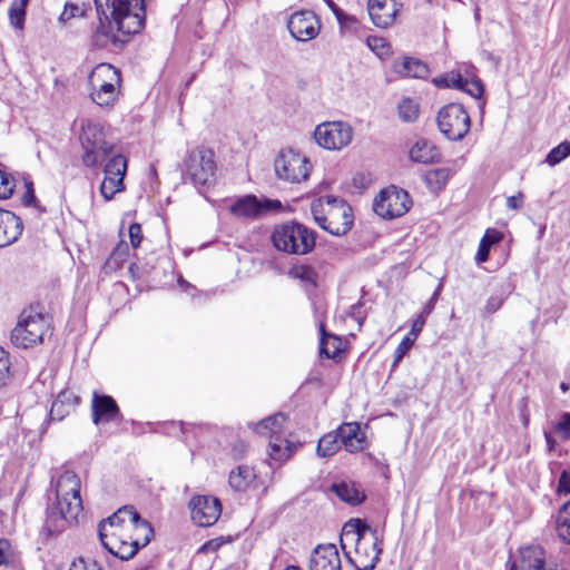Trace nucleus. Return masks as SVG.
<instances>
[{"mask_svg": "<svg viewBox=\"0 0 570 570\" xmlns=\"http://www.w3.org/2000/svg\"><path fill=\"white\" fill-rule=\"evenodd\" d=\"M186 426L187 424H185L184 422H176V421H170V422H165L161 424V429L164 431V433H166L167 435H170V436H179L180 434H184L186 432Z\"/></svg>", "mask_w": 570, "mask_h": 570, "instance_id": "obj_50", "label": "nucleus"}, {"mask_svg": "<svg viewBox=\"0 0 570 570\" xmlns=\"http://www.w3.org/2000/svg\"><path fill=\"white\" fill-rule=\"evenodd\" d=\"M283 205L277 199L246 195L237 198L229 207L230 213L236 217L256 219L268 214L277 213Z\"/></svg>", "mask_w": 570, "mask_h": 570, "instance_id": "obj_14", "label": "nucleus"}, {"mask_svg": "<svg viewBox=\"0 0 570 570\" xmlns=\"http://www.w3.org/2000/svg\"><path fill=\"white\" fill-rule=\"evenodd\" d=\"M69 570H102V567L92 559L79 558L71 562Z\"/></svg>", "mask_w": 570, "mask_h": 570, "instance_id": "obj_49", "label": "nucleus"}, {"mask_svg": "<svg viewBox=\"0 0 570 570\" xmlns=\"http://www.w3.org/2000/svg\"><path fill=\"white\" fill-rule=\"evenodd\" d=\"M14 179L3 170H0V198H9L14 190Z\"/></svg>", "mask_w": 570, "mask_h": 570, "instance_id": "obj_46", "label": "nucleus"}, {"mask_svg": "<svg viewBox=\"0 0 570 570\" xmlns=\"http://www.w3.org/2000/svg\"><path fill=\"white\" fill-rule=\"evenodd\" d=\"M99 539L106 550L121 560L131 559L141 547L148 544L142 543V534L140 532H135V534L128 537L125 535V532H112L108 533L107 537H99Z\"/></svg>", "mask_w": 570, "mask_h": 570, "instance_id": "obj_17", "label": "nucleus"}, {"mask_svg": "<svg viewBox=\"0 0 570 570\" xmlns=\"http://www.w3.org/2000/svg\"><path fill=\"white\" fill-rule=\"evenodd\" d=\"M553 433L562 441L570 440V413L564 412L557 422L552 423Z\"/></svg>", "mask_w": 570, "mask_h": 570, "instance_id": "obj_43", "label": "nucleus"}, {"mask_svg": "<svg viewBox=\"0 0 570 570\" xmlns=\"http://www.w3.org/2000/svg\"><path fill=\"white\" fill-rule=\"evenodd\" d=\"M49 332L50 323L47 316L32 308L23 309L11 331L10 341L17 347L28 348L42 343Z\"/></svg>", "mask_w": 570, "mask_h": 570, "instance_id": "obj_8", "label": "nucleus"}, {"mask_svg": "<svg viewBox=\"0 0 570 570\" xmlns=\"http://www.w3.org/2000/svg\"><path fill=\"white\" fill-rule=\"evenodd\" d=\"M11 546L8 540L0 539V566L7 564L11 559Z\"/></svg>", "mask_w": 570, "mask_h": 570, "instance_id": "obj_54", "label": "nucleus"}, {"mask_svg": "<svg viewBox=\"0 0 570 570\" xmlns=\"http://www.w3.org/2000/svg\"><path fill=\"white\" fill-rule=\"evenodd\" d=\"M311 212L315 223L334 236L345 235L353 225L352 207L344 199L334 196L314 200Z\"/></svg>", "mask_w": 570, "mask_h": 570, "instance_id": "obj_4", "label": "nucleus"}, {"mask_svg": "<svg viewBox=\"0 0 570 570\" xmlns=\"http://www.w3.org/2000/svg\"><path fill=\"white\" fill-rule=\"evenodd\" d=\"M320 333H321L320 354L322 356H325L326 358H335L337 356V353L340 352V350L335 344H333V348H328V340L336 342L337 338L331 334H327L323 322L320 323Z\"/></svg>", "mask_w": 570, "mask_h": 570, "instance_id": "obj_40", "label": "nucleus"}, {"mask_svg": "<svg viewBox=\"0 0 570 570\" xmlns=\"http://www.w3.org/2000/svg\"><path fill=\"white\" fill-rule=\"evenodd\" d=\"M276 176L292 184L307 179L311 171L309 160L293 149L282 150L274 161Z\"/></svg>", "mask_w": 570, "mask_h": 570, "instance_id": "obj_12", "label": "nucleus"}, {"mask_svg": "<svg viewBox=\"0 0 570 570\" xmlns=\"http://www.w3.org/2000/svg\"><path fill=\"white\" fill-rule=\"evenodd\" d=\"M120 81V71L112 65H97L88 77L91 100L100 107L112 105L118 96Z\"/></svg>", "mask_w": 570, "mask_h": 570, "instance_id": "obj_7", "label": "nucleus"}, {"mask_svg": "<svg viewBox=\"0 0 570 570\" xmlns=\"http://www.w3.org/2000/svg\"><path fill=\"white\" fill-rule=\"evenodd\" d=\"M81 482L69 470L63 471L55 483L56 500L48 505L43 530L50 534L62 532L68 524L76 521L82 511Z\"/></svg>", "mask_w": 570, "mask_h": 570, "instance_id": "obj_2", "label": "nucleus"}, {"mask_svg": "<svg viewBox=\"0 0 570 570\" xmlns=\"http://www.w3.org/2000/svg\"><path fill=\"white\" fill-rule=\"evenodd\" d=\"M560 570L559 566L547 558L546 550L538 544L528 546L520 550L519 566H512L510 570Z\"/></svg>", "mask_w": 570, "mask_h": 570, "instance_id": "obj_20", "label": "nucleus"}, {"mask_svg": "<svg viewBox=\"0 0 570 570\" xmlns=\"http://www.w3.org/2000/svg\"><path fill=\"white\" fill-rule=\"evenodd\" d=\"M128 254V246L125 243H120L112 250L110 256L108 257L106 265L109 267H118L121 263L126 261Z\"/></svg>", "mask_w": 570, "mask_h": 570, "instance_id": "obj_44", "label": "nucleus"}, {"mask_svg": "<svg viewBox=\"0 0 570 570\" xmlns=\"http://www.w3.org/2000/svg\"><path fill=\"white\" fill-rule=\"evenodd\" d=\"M256 479L253 468L248 465H239L229 473V485L236 491H245Z\"/></svg>", "mask_w": 570, "mask_h": 570, "instance_id": "obj_30", "label": "nucleus"}, {"mask_svg": "<svg viewBox=\"0 0 570 570\" xmlns=\"http://www.w3.org/2000/svg\"><path fill=\"white\" fill-rule=\"evenodd\" d=\"M309 570H341V558L334 544L317 546L309 558Z\"/></svg>", "mask_w": 570, "mask_h": 570, "instance_id": "obj_24", "label": "nucleus"}, {"mask_svg": "<svg viewBox=\"0 0 570 570\" xmlns=\"http://www.w3.org/2000/svg\"><path fill=\"white\" fill-rule=\"evenodd\" d=\"M328 8L332 10L334 16H336L342 9L333 1V0H325Z\"/></svg>", "mask_w": 570, "mask_h": 570, "instance_id": "obj_64", "label": "nucleus"}, {"mask_svg": "<svg viewBox=\"0 0 570 570\" xmlns=\"http://www.w3.org/2000/svg\"><path fill=\"white\" fill-rule=\"evenodd\" d=\"M26 188H27V190H26V194L23 195L22 200H23L24 205L29 206L36 202L32 183L31 181L26 183Z\"/></svg>", "mask_w": 570, "mask_h": 570, "instance_id": "obj_60", "label": "nucleus"}, {"mask_svg": "<svg viewBox=\"0 0 570 570\" xmlns=\"http://www.w3.org/2000/svg\"><path fill=\"white\" fill-rule=\"evenodd\" d=\"M394 71L402 77L425 78L429 75V67L419 59L404 58L394 62Z\"/></svg>", "mask_w": 570, "mask_h": 570, "instance_id": "obj_28", "label": "nucleus"}, {"mask_svg": "<svg viewBox=\"0 0 570 570\" xmlns=\"http://www.w3.org/2000/svg\"><path fill=\"white\" fill-rule=\"evenodd\" d=\"M342 446L337 431L330 432L318 441L316 452L318 456L327 458L334 455Z\"/></svg>", "mask_w": 570, "mask_h": 570, "instance_id": "obj_36", "label": "nucleus"}, {"mask_svg": "<svg viewBox=\"0 0 570 570\" xmlns=\"http://www.w3.org/2000/svg\"><path fill=\"white\" fill-rule=\"evenodd\" d=\"M425 321H426V316H423L421 314H419L417 317L413 321L411 331H410V335H413L414 340L419 336L422 328L424 327Z\"/></svg>", "mask_w": 570, "mask_h": 570, "instance_id": "obj_59", "label": "nucleus"}, {"mask_svg": "<svg viewBox=\"0 0 570 570\" xmlns=\"http://www.w3.org/2000/svg\"><path fill=\"white\" fill-rule=\"evenodd\" d=\"M185 174L196 187H209L216 180L214 153L205 147L190 150L185 160Z\"/></svg>", "mask_w": 570, "mask_h": 570, "instance_id": "obj_10", "label": "nucleus"}, {"mask_svg": "<svg viewBox=\"0 0 570 570\" xmlns=\"http://www.w3.org/2000/svg\"><path fill=\"white\" fill-rule=\"evenodd\" d=\"M316 142L328 150H340L347 146L353 138V128L344 121H327L314 130Z\"/></svg>", "mask_w": 570, "mask_h": 570, "instance_id": "obj_15", "label": "nucleus"}, {"mask_svg": "<svg viewBox=\"0 0 570 570\" xmlns=\"http://www.w3.org/2000/svg\"><path fill=\"white\" fill-rule=\"evenodd\" d=\"M402 4L396 0H368L367 11L372 22L379 28H387L395 22Z\"/></svg>", "mask_w": 570, "mask_h": 570, "instance_id": "obj_21", "label": "nucleus"}, {"mask_svg": "<svg viewBox=\"0 0 570 570\" xmlns=\"http://www.w3.org/2000/svg\"><path fill=\"white\" fill-rule=\"evenodd\" d=\"M332 491L344 502L355 505L363 501L364 494L354 483L341 482L332 485Z\"/></svg>", "mask_w": 570, "mask_h": 570, "instance_id": "obj_32", "label": "nucleus"}, {"mask_svg": "<svg viewBox=\"0 0 570 570\" xmlns=\"http://www.w3.org/2000/svg\"><path fill=\"white\" fill-rule=\"evenodd\" d=\"M553 434H554L553 430L552 431H544L543 432L544 440H546L547 448H548L549 452L554 451L556 446L558 444L557 440L553 438Z\"/></svg>", "mask_w": 570, "mask_h": 570, "instance_id": "obj_62", "label": "nucleus"}, {"mask_svg": "<svg viewBox=\"0 0 570 570\" xmlns=\"http://www.w3.org/2000/svg\"><path fill=\"white\" fill-rule=\"evenodd\" d=\"M274 247L289 255H306L316 244L313 229L297 222H288L276 226L272 233Z\"/></svg>", "mask_w": 570, "mask_h": 570, "instance_id": "obj_6", "label": "nucleus"}, {"mask_svg": "<svg viewBox=\"0 0 570 570\" xmlns=\"http://www.w3.org/2000/svg\"><path fill=\"white\" fill-rule=\"evenodd\" d=\"M80 402V396L73 391L69 389L60 391L51 404L48 421H62L76 411Z\"/></svg>", "mask_w": 570, "mask_h": 570, "instance_id": "obj_22", "label": "nucleus"}, {"mask_svg": "<svg viewBox=\"0 0 570 570\" xmlns=\"http://www.w3.org/2000/svg\"><path fill=\"white\" fill-rule=\"evenodd\" d=\"M568 156H570V141H562L549 151L546 161L550 166H556Z\"/></svg>", "mask_w": 570, "mask_h": 570, "instance_id": "obj_42", "label": "nucleus"}, {"mask_svg": "<svg viewBox=\"0 0 570 570\" xmlns=\"http://www.w3.org/2000/svg\"><path fill=\"white\" fill-rule=\"evenodd\" d=\"M335 17L341 26H346L355 22V19L345 13L343 10H341Z\"/></svg>", "mask_w": 570, "mask_h": 570, "instance_id": "obj_63", "label": "nucleus"}, {"mask_svg": "<svg viewBox=\"0 0 570 570\" xmlns=\"http://www.w3.org/2000/svg\"><path fill=\"white\" fill-rule=\"evenodd\" d=\"M436 147L424 139L417 140L410 149V158L420 164H430L439 159Z\"/></svg>", "mask_w": 570, "mask_h": 570, "instance_id": "obj_29", "label": "nucleus"}, {"mask_svg": "<svg viewBox=\"0 0 570 570\" xmlns=\"http://www.w3.org/2000/svg\"><path fill=\"white\" fill-rule=\"evenodd\" d=\"M337 433L342 446L350 452H361L367 446L365 432L362 431L360 423L347 422L337 428Z\"/></svg>", "mask_w": 570, "mask_h": 570, "instance_id": "obj_23", "label": "nucleus"}, {"mask_svg": "<svg viewBox=\"0 0 570 570\" xmlns=\"http://www.w3.org/2000/svg\"><path fill=\"white\" fill-rule=\"evenodd\" d=\"M129 238L131 246L134 248H138L140 246L142 234H141V227L139 224L134 223L129 226Z\"/></svg>", "mask_w": 570, "mask_h": 570, "instance_id": "obj_53", "label": "nucleus"}, {"mask_svg": "<svg viewBox=\"0 0 570 570\" xmlns=\"http://www.w3.org/2000/svg\"><path fill=\"white\" fill-rule=\"evenodd\" d=\"M414 344V338H410L409 336L404 337L397 347L394 351V361L392 366L395 367L401 362V360L405 356L409 350Z\"/></svg>", "mask_w": 570, "mask_h": 570, "instance_id": "obj_48", "label": "nucleus"}, {"mask_svg": "<svg viewBox=\"0 0 570 570\" xmlns=\"http://www.w3.org/2000/svg\"><path fill=\"white\" fill-rule=\"evenodd\" d=\"M121 518L128 527H134L135 532L142 534V543H149L154 530L149 522L142 520L139 513L132 508L125 505L116 511V519Z\"/></svg>", "mask_w": 570, "mask_h": 570, "instance_id": "obj_27", "label": "nucleus"}, {"mask_svg": "<svg viewBox=\"0 0 570 570\" xmlns=\"http://www.w3.org/2000/svg\"><path fill=\"white\" fill-rule=\"evenodd\" d=\"M79 140L81 163L88 168H98L119 154L115 144L106 138L105 129L99 122L83 121Z\"/></svg>", "mask_w": 570, "mask_h": 570, "instance_id": "obj_5", "label": "nucleus"}, {"mask_svg": "<svg viewBox=\"0 0 570 570\" xmlns=\"http://www.w3.org/2000/svg\"><path fill=\"white\" fill-rule=\"evenodd\" d=\"M9 368L10 363L8 353L2 347H0V385H3L9 377Z\"/></svg>", "mask_w": 570, "mask_h": 570, "instance_id": "obj_51", "label": "nucleus"}, {"mask_svg": "<svg viewBox=\"0 0 570 570\" xmlns=\"http://www.w3.org/2000/svg\"><path fill=\"white\" fill-rule=\"evenodd\" d=\"M341 547L356 570H373L382 552L375 530L360 519L351 520L343 527Z\"/></svg>", "mask_w": 570, "mask_h": 570, "instance_id": "obj_3", "label": "nucleus"}, {"mask_svg": "<svg viewBox=\"0 0 570 570\" xmlns=\"http://www.w3.org/2000/svg\"><path fill=\"white\" fill-rule=\"evenodd\" d=\"M193 521L199 527H210L222 513L220 501L212 495H195L189 502Z\"/></svg>", "mask_w": 570, "mask_h": 570, "instance_id": "obj_18", "label": "nucleus"}, {"mask_svg": "<svg viewBox=\"0 0 570 570\" xmlns=\"http://www.w3.org/2000/svg\"><path fill=\"white\" fill-rule=\"evenodd\" d=\"M219 547L220 542L218 540H209L199 548V552H215Z\"/></svg>", "mask_w": 570, "mask_h": 570, "instance_id": "obj_61", "label": "nucleus"}, {"mask_svg": "<svg viewBox=\"0 0 570 570\" xmlns=\"http://www.w3.org/2000/svg\"><path fill=\"white\" fill-rule=\"evenodd\" d=\"M111 7V21L100 26L92 36L95 46L105 48L117 41L126 42L128 38L141 31L145 26L144 0H107Z\"/></svg>", "mask_w": 570, "mask_h": 570, "instance_id": "obj_1", "label": "nucleus"}, {"mask_svg": "<svg viewBox=\"0 0 570 570\" xmlns=\"http://www.w3.org/2000/svg\"><path fill=\"white\" fill-rule=\"evenodd\" d=\"M558 492L570 494V471L564 470L558 483Z\"/></svg>", "mask_w": 570, "mask_h": 570, "instance_id": "obj_57", "label": "nucleus"}, {"mask_svg": "<svg viewBox=\"0 0 570 570\" xmlns=\"http://www.w3.org/2000/svg\"><path fill=\"white\" fill-rule=\"evenodd\" d=\"M524 195L522 191H519L517 195L509 196L507 198V207L509 209L518 210L523 206Z\"/></svg>", "mask_w": 570, "mask_h": 570, "instance_id": "obj_56", "label": "nucleus"}, {"mask_svg": "<svg viewBox=\"0 0 570 570\" xmlns=\"http://www.w3.org/2000/svg\"><path fill=\"white\" fill-rule=\"evenodd\" d=\"M420 112L419 104L412 98H403L397 105L399 117L404 122H413L417 119Z\"/></svg>", "mask_w": 570, "mask_h": 570, "instance_id": "obj_39", "label": "nucleus"}, {"mask_svg": "<svg viewBox=\"0 0 570 570\" xmlns=\"http://www.w3.org/2000/svg\"><path fill=\"white\" fill-rule=\"evenodd\" d=\"M367 46L372 51H374L379 57H383L389 53L390 47L385 39L381 37H370L367 39Z\"/></svg>", "mask_w": 570, "mask_h": 570, "instance_id": "obj_47", "label": "nucleus"}, {"mask_svg": "<svg viewBox=\"0 0 570 570\" xmlns=\"http://www.w3.org/2000/svg\"><path fill=\"white\" fill-rule=\"evenodd\" d=\"M82 13H83V11L81 10V8H79V7H78V6H76V4L69 3V4H66V6H65L63 11H62V12H61V14L59 16V21H60V22H67V21H69L71 18H75V17L81 16Z\"/></svg>", "mask_w": 570, "mask_h": 570, "instance_id": "obj_52", "label": "nucleus"}, {"mask_svg": "<svg viewBox=\"0 0 570 570\" xmlns=\"http://www.w3.org/2000/svg\"><path fill=\"white\" fill-rule=\"evenodd\" d=\"M411 200L407 191L391 186L381 190L374 198L373 210L380 217L392 219L403 216L410 208Z\"/></svg>", "mask_w": 570, "mask_h": 570, "instance_id": "obj_13", "label": "nucleus"}, {"mask_svg": "<svg viewBox=\"0 0 570 570\" xmlns=\"http://www.w3.org/2000/svg\"><path fill=\"white\" fill-rule=\"evenodd\" d=\"M473 98H480L483 95L484 88L479 79L468 80L462 79L461 89Z\"/></svg>", "mask_w": 570, "mask_h": 570, "instance_id": "obj_45", "label": "nucleus"}, {"mask_svg": "<svg viewBox=\"0 0 570 570\" xmlns=\"http://www.w3.org/2000/svg\"><path fill=\"white\" fill-rule=\"evenodd\" d=\"M502 237V233L497 229L489 228L485 230L475 255L476 264H482L488 261L491 246L500 243Z\"/></svg>", "mask_w": 570, "mask_h": 570, "instance_id": "obj_31", "label": "nucleus"}, {"mask_svg": "<svg viewBox=\"0 0 570 570\" xmlns=\"http://www.w3.org/2000/svg\"><path fill=\"white\" fill-rule=\"evenodd\" d=\"M92 422L98 425L114 421L119 414V407L116 401L109 395H100L97 392L92 394Z\"/></svg>", "mask_w": 570, "mask_h": 570, "instance_id": "obj_25", "label": "nucleus"}, {"mask_svg": "<svg viewBox=\"0 0 570 570\" xmlns=\"http://www.w3.org/2000/svg\"><path fill=\"white\" fill-rule=\"evenodd\" d=\"M436 121L440 131L453 141L463 139L471 126L469 114L459 104H449L441 108Z\"/></svg>", "mask_w": 570, "mask_h": 570, "instance_id": "obj_11", "label": "nucleus"}, {"mask_svg": "<svg viewBox=\"0 0 570 570\" xmlns=\"http://www.w3.org/2000/svg\"><path fill=\"white\" fill-rule=\"evenodd\" d=\"M287 28L297 41H309L320 33L321 22L313 11L301 10L289 17Z\"/></svg>", "mask_w": 570, "mask_h": 570, "instance_id": "obj_19", "label": "nucleus"}, {"mask_svg": "<svg viewBox=\"0 0 570 570\" xmlns=\"http://www.w3.org/2000/svg\"><path fill=\"white\" fill-rule=\"evenodd\" d=\"M29 0H13L10 4L8 16L11 27L22 30L26 21V8Z\"/></svg>", "mask_w": 570, "mask_h": 570, "instance_id": "obj_38", "label": "nucleus"}, {"mask_svg": "<svg viewBox=\"0 0 570 570\" xmlns=\"http://www.w3.org/2000/svg\"><path fill=\"white\" fill-rule=\"evenodd\" d=\"M134 530V527H128L121 518L116 519V512L109 518L102 520L98 527L99 537H107L108 533H120Z\"/></svg>", "mask_w": 570, "mask_h": 570, "instance_id": "obj_37", "label": "nucleus"}, {"mask_svg": "<svg viewBox=\"0 0 570 570\" xmlns=\"http://www.w3.org/2000/svg\"><path fill=\"white\" fill-rule=\"evenodd\" d=\"M441 289H442V284H439V286L434 291L433 295L431 296V298L428 301V303L423 307L422 312L420 313L421 315L428 317L432 313V311L434 309V306L438 302Z\"/></svg>", "mask_w": 570, "mask_h": 570, "instance_id": "obj_55", "label": "nucleus"}, {"mask_svg": "<svg viewBox=\"0 0 570 570\" xmlns=\"http://www.w3.org/2000/svg\"><path fill=\"white\" fill-rule=\"evenodd\" d=\"M286 421L285 414L276 413L262 420L255 426L258 434L269 436V456L279 462L287 460L297 449L295 443L283 436Z\"/></svg>", "mask_w": 570, "mask_h": 570, "instance_id": "obj_9", "label": "nucleus"}, {"mask_svg": "<svg viewBox=\"0 0 570 570\" xmlns=\"http://www.w3.org/2000/svg\"><path fill=\"white\" fill-rule=\"evenodd\" d=\"M127 173V158L122 154L114 155L104 166V179L99 191L105 200H111L116 194L125 190L124 178Z\"/></svg>", "mask_w": 570, "mask_h": 570, "instance_id": "obj_16", "label": "nucleus"}, {"mask_svg": "<svg viewBox=\"0 0 570 570\" xmlns=\"http://www.w3.org/2000/svg\"><path fill=\"white\" fill-rule=\"evenodd\" d=\"M23 229L20 217L10 210L0 209V248L18 239Z\"/></svg>", "mask_w": 570, "mask_h": 570, "instance_id": "obj_26", "label": "nucleus"}, {"mask_svg": "<svg viewBox=\"0 0 570 570\" xmlns=\"http://www.w3.org/2000/svg\"><path fill=\"white\" fill-rule=\"evenodd\" d=\"M556 531L561 541L570 543V500L558 511L556 517Z\"/></svg>", "mask_w": 570, "mask_h": 570, "instance_id": "obj_34", "label": "nucleus"}, {"mask_svg": "<svg viewBox=\"0 0 570 570\" xmlns=\"http://www.w3.org/2000/svg\"><path fill=\"white\" fill-rule=\"evenodd\" d=\"M504 299L505 298L503 296H499V295L490 296L487 302V305H485L487 312L488 313L497 312L502 306Z\"/></svg>", "mask_w": 570, "mask_h": 570, "instance_id": "obj_58", "label": "nucleus"}, {"mask_svg": "<svg viewBox=\"0 0 570 570\" xmlns=\"http://www.w3.org/2000/svg\"><path fill=\"white\" fill-rule=\"evenodd\" d=\"M463 77L458 71H451L433 79V83L439 88L461 89Z\"/></svg>", "mask_w": 570, "mask_h": 570, "instance_id": "obj_41", "label": "nucleus"}, {"mask_svg": "<svg viewBox=\"0 0 570 570\" xmlns=\"http://www.w3.org/2000/svg\"><path fill=\"white\" fill-rule=\"evenodd\" d=\"M288 275L302 282L307 289L315 288L317 285V273L313 267L305 264H297L289 268Z\"/></svg>", "mask_w": 570, "mask_h": 570, "instance_id": "obj_33", "label": "nucleus"}, {"mask_svg": "<svg viewBox=\"0 0 570 570\" xmlns=\"http://www.w3.org/2000/svg\"><path fill=\"white\" fill-rule=\"evenodd\" d=\"M452 173L449 168H435L426 171L424 180L432 191L438 193L445 187Z\"/></svg>", "mask_w": 570, "mask_h": 570, "instance_id": "obj_35", "label": "nucleus"}]
</instances>
